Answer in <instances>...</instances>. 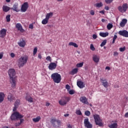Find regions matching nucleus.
Masks as SVG:
<instances>
[{"label":"nucleus","instance_id":"f257e3e1","mask_svg":"<svg viewBox=\"0 0 128 128\" xmlns=\"http://www.w3.org/2000/svg\"><path fill=\"white\" fill-rule=\"evenodd\" d=\"M8 74L10 78V82L12 88H14L16 84V71L14 69H10L8 71Z\"/></svg>","mask_w":128,"mask_h":128},{"label":"nucleus","instance_id":"f03ea898","mask_svg":"<svg viewBox=\"0 0 128 128\" xmlns=\"http://www.w3.org/2000/svg\"><path fill=\"white\" fill-rule=\"evenodd\" d=\"M28 56H22L18 60V66L19 68H22L28 62Z\"/></svg>","mask_w":128,"mask_h":128},{"label":"nucleus","instance_id":"7ed1b4c3","mask_svg":"<svg viewBox=\"0 0 128 128\" xmlns=\"http://www.w3.org/2000/svg\"><path fill=\"white\" fill-rule=\"evenodd\" d=\"M51 78L56 84H60L62 80V76L58 72L52 74L51 75Z\"/></svg>","mask_w":128,"mask_h":128},{"label":"nucleus","instance_id":"20e7f679","mask_svg":"<svg viewBox=\"0 0 128 128\" xmlns=\"http://www.w3.org/2000/svg\"><path fill=\"white\" fill-rule=\"evenodd\" d=\"M93 116L96 126H104V124L102 122V120L100 118V115L98 114H94L93 115Z\"/></svg>","mask_w":128,"mask_h":128},{"label":"nucleus","instance_id":"39448f33","mask_svg":"<svg viewBox=\"0 0 128 128\" xmlns=\"http://www.w3.org/2000/svg\"><path fill=\"white\" fill-rule=\"evenodd\" d=\"M22 118H24V116L20 114L18 112H14L12 114L10 118L12 120H20Z\"/></svg>","mask_w":128,"mask_h":128},{"label":"nucleus","instance_id":"423d86ee","mask_svg":"<svg viewBox=\"0 0 128 128\" xmlns=\"http://www.w3.org/2000/svg\"><path fill=\"white\" fill-rule=\"evenodd\" d=\"M69 100H70V97L64 96L59 100V104L60 106H66Z\"/></svg>","mask_w":128,"mask_h":128},{"label":"nucleus","instance_id":"0eeeda50","mask_svg":"<svg viewBox=\"0 0 128 128\" xmlns=\"http://www.w3.org/2000/svg\"><path fill=\"white\" fill-rule=\"evenodd\" d=\"M128 8V6L127 4H122V6H118V10H119L120 12H122V14H124V12H126Z\"/></svg>","mask_w":128,"mask_h":128},{"label":"nucleus","instance_id":"6e6552de","mask_svg":"<svg viewBox=\"0 0 128 128\" xmlns=\"http://www.w3.org/2000/svg\"><path fill=\"white\" fill-rule=\"evenodd\" d=\"M84 126L86 128H92V124L90 122L88 118L84 119Z\"/></svg>","mask_w":128,"mask_h":128},{"label":"nucleus","instance_id":"1a4fd4ad","mask_svg":"<svg viewBox=\"0 0 128 128\" xmlns=\"http://www.w3.org/2000/svg\"><path fill=\"white\" fill-rule=\"evenodd\" d=\"M28 2H24V4L22 6L21 10L23 12H26L28 9Z\"/></svg>","mask_w":128,"mask_h":128},{"label":"nucleus","instance_id":"9d476101","mask_svg":"<svg viewBox=\"0 0 128 128\" xmlns=\"http://www.w3.org/2000/svg\"><path fill=\"white\" fill-rule=\"evenodd\" d=\"M80 100L82 104H88V98L86 96H81L80 98Z\"/></svg>","mask_w":128,"mask_h":128},{"label":"nucleus","instance_id":"9b49d317","mask_svg":"<svg viewBox=\"0 0 128 128\" xmlns=\"http://www.w3.org/2000/svg\"><path fill=\"white\" fill-rule=\"evenodd\" d=\"M56 63L51 62L48 66V68L50 70H56Z\"/></svg>","mask_w":128,"mask_h":128},{"label":"nucleus","instance_id":"f8f14e48","mask_svg":"<svg viewBox=\"0 0 128 128\" xmlns=\"http://www.w3.org/2000/svg\"><path fill=\"white\" fill-rule=\"evenodd\" d=\"M11 10H14L16 12H20V10H18V3H16L14 4L13 8H10Z\"/></svg>","mask_w":128,"mask_h":128},{"label":"nucleus","instance_id":"ddd939ff","mask_svg":"<svg viewBox=\"0 0 128 128\" xmlns=\"http://www.w3.org/2000/svg\"><path fill=\"white\" fill-rule=\"evenodd\" d=\"M77 86L80 88H84V82L81 80L77 81Z\"/></svg>","mask_w":128,"mask_h":128},{"label":"nucleus","instance_id":"4468645a","mask_svg":"<svg viewBox=\"0 0 128 128\" xmlns=\"http://www.w3.org/2000/svg\"><path fill=\"white\" fill-rule=\"evenodd\" d=\"M16 28H18V30H20L21 32H24V30L22 28V24H20L18 23L16 25Z\"/></svg>","mask_w":128,"mask_h":128},{"label":"nucleus","instance_id":"2eb2a0df","mask_svg":"<svg viewBox=\"0 0 128 128\" xmlns=\"http://www.w3.org/2000/svg\"><path fill=\"white\" fill-rule=\"evenodd\" d=\"M8 100L10 102H12L16 100V98L14 96H12V94L10 93H8Z\"/></svg>","mask_w":128,"mask_h":128},{"label":"nucleus","instance_id":"dca6fc26","mask_svg":"<svg viewBox=\"0 0 128 128\" xmlns=\"http://www.w3.org/2000/svg\"><path fill=\"white\" fill-rule=\"evenodd\" d=\"M126 22H128V20L126 18L122 19V22L120 24V26H121L122 28H124V26H126Z\"/></svg>","mask_w":128,"mask_h":128},{"label":"nucleus","instance_id":"f3484780","mask_svg":"<svg viewBox=\"0 0 128 128\" xmlns=\"http://www.w3.org/2000/svg\"><path fill=\"white\" fill-rule=\"evenodd\" d=\"M18 44L21 48H24V46H26V41H24V40H20V42H18Z\"/></svg>","mask_w":128,"mask_h":128},{"label":"nucleus","instance_id":"a211bd4d","mask_svg":"<svg viewBox=\"0 0 128 128\" xmlns=\"http://www.w3.org/2000/svg\"><path fill=\"white\" fill-rule=\"evenodd\" d=\"M93 60L94 62H100V57L96 55H94L93 56Z\"/></svg>","mask_w":128,"mask_h":128},{"label":"nucleus","instance_id":"6ab92c4d","mask_svg":"<svg viewBox=\"0 0 128 128\" xmlns=\"http://www.w3.org/2000/svg\"><path fill=\"white\" fill-rule=\"evenodd\" d=\"M26 100H28L29 102H32V98L30 97V96L28 95V94H26Z\"/></svg>","mask_w":128,"mask_h":128},{"label":"nucleus","instance_id":"aec40b11","mask_svg":"<svg viewBox=\"0 0 128 128\" xmlns=\"http://www.w3.org/2000/svg\"><path fill=\"white\" fill-rule=\"evenodd\" d=\"M10 10V8L6 6H2V10L4 12H8Z\"/></svg>","mask_w":128,"mask_h":128},{"label":"nucleus","instance_id":"412c9836","mask_svg":"<svg viewBox=\"0 0 128 128\" xmlns=\"http://www.w3.org/2000/svg\"><path fill=\"white\" fill-rule=\"evenodd\" d=\"M50 122L53 126L54 128L56 126V119L52 118L50 120Z\"/></svg>","mask_w":128,"mask_h":128},{"label":"nucleus","instance_id":"4be33fe9","mask_svg":"<svg viewBox=\"0 0 128 128\" xmlns=\"http://www.w3.org/2000/svg\"><path fill=\"white\" fill-rule=\"evenodd\" d=\"M104 6V4H102V2H100L99 3H96L94 4V6L95 8H102Z\"/></svg>","mask_w":128,"mask_h":128},{"label":"nucleus","instance_id":"5701e85b","mask_svg":"<svg viewBox=\"0 0 128 128\" xmlns=\"http://www.w3.org/2000/svg\"><path fill=\"white\" fill-rule=\"evenodd\" d=\"M110 128H118V123H113L108 126Z\"/></svg>","mask_w":128,"mask_h":128},{"label":"nucleus","instance_id":"b1692460","mask_svg":"<svg viewBox=\"0 0 128 128\" xmlns=\"http://www.w3.org/2000/svg\"><path fill=\"white\" fill-rule=\"evenodd\" d=\"M4 100V92L0 93V102H2Z\"/></svg>","mask_w":128,"mask_h":128},{"label":"nucleus","instance_id":"393cba45","mask_svg":"<svg viewBox=\"0 0 128 128\" xmlns=\"http://www.w3.org/2000/svg\"><path fill=\"white\" fill-rule=\"evenodd\" d=\"M53 14H54L52 12L48 13L46 16V18L48 20H50V18H52Z\"/></svg>","mask_w":128,"mask_h":128},{"label":"nucleus","instance_id":"a878e982","mask_svg":"<svg viewBox=\"0 0 128 128\" xmlns=\"http://www.w3.org/2000/svg\"><path fill=\"white\" fill-rule=\"evenodd\" d=\"M100 36L102 38H106L108 36V32H100Z\"/></svg>","mask_w":128,"mask_h":128},{"label":"nucleus","instance_id":"bb28decb","mask_svg":"<svg viewBox=\"0 0 128 128\" xmlns=\"http://www.w3.org/2000/svg\"><path fill=\"white\" fill-rule=\"evenodd\" d=\"M78 68H75L72 70L70 74H72V76H74V74H76L78 73Z\"/></svg>","mask_w":128,"mask_h":128},{"label":"nucleus","instance_id":"cd10ccee","mask_svg":"<svg viewBox=\"0 0 128 128\" xmlns=\"http://www.w3.org/2000/svg\"><path fill=\"white\" fill-rule=\"evenodd\" d=\"M40 120V116H38L36 118H34L32 119V121L34 122H38Z\"/></svg>","mask_w":128,"mask_h":128},{"label":"nucleus","instance_id":"c85d7f7f","mask_svg":"<svg viewBox=\"0 0 128 128\" xmlns=\"http://www.w3.org/2000/svg\"><path fill=\"white\" fill-rule=\"evenodd\" d=\"M119 34L125 38H128V32H119Z\"/></svg>","mask_w":128,"mask_h":128},{"label":"nucleus","instance_id":"c756f323","mask_svg":"<svg viewBox=\"0 0 128 128\" xmlns=\"http://www.w3.org/2000/svg\"><path fill=\"white\" fill-rule=\"evenodd\" d=\"M20 122L16 123V126H20V125L24 122V119L20 118Z\"/></svg>","mask_w":128,"mask_h":128},{"label":"nucleus","instance_id":"7c9ffc66","mask_svg":"<svg viewBox=\"0 0 128 128\" xmlns=\"http://www.w3.org/2000/svg\"><path fill=\"white\" fill-rule=\"evenodd\" d=\"M69 46H74V48H78V44L76 43H74V42H70L69 43Z\"/></svg>","mask_w":128,"mask_h":128},{"label":"nucleus","instance_id":"2f4dec72","mask_svg":"<svg viewBox=\"0 0 128 128\" xmlns=\"http://www.w3.org/2000/svg\"><path fill=\"white\" fill-rule=\"evenodd\" d=\"M106 42H108V40H104L100 44V46L102 48V46H106Z\"/></svg>","mask_w":128,"mask_h":128},{"label":"nucleus","instance_id":"473e14b6","mask_svg":"<svg viewBox=\"0 0 128 128\" xmlns=\"http://www.w3.org/2000/svg\"><path fill=\"white\" fill-rule=\"evenodd\" d=\"M42 24H48V19L45 18L44 19L42 20Z\"/></svg>","mask_w":128,"mask_h":128},{"label":"nucleus","instance_id":"72a5a7b5","mask_svg":"<svg viewBox=\"0 0 128 128\" xmlns=\"http://www.w3.org/2000/svg\"><path fill=\"white\" fill-rule=\"evenodd\" d=\"M6 20L7 22H10V15L9 14L6 16Z\"/></svg>","mask_w":128,"mask_h":128},{"label":"nucleus","instance_id":"f704fd0d","mask_svg":"<svg viewBox=\"0 0 128 128\" xmlns=\"http://www.w3.org/2000/svg\"><path fill=\"white\" fill-rule=\"evenodd\" d=\"M107 28H108V30H110V29L112 28V24L109 23L107 25Z\"/></svg>","mask_w":128,"mask_h":128},{"label":"nucleus","instance_id":"c9c22d12","mask_svg":"<svg viewBox=\"0 0 128 128\" xmlns=\"http://www.w3.org/2000/svg\"><path fill=\"white\" fill-rule=\"evenodd\" d=\"M100 82L102 84L104 82H106V79L104 78H100Z\"/></svg>","mask_w":128,"mask_h":128},{"label":"nucleus","instance_id":"e433bc0d","mask_svg":"<svg viewBox=\"0 0 128 128\" xmlns=\"http://www.w3.org/2000/svg\"><path fill=\"white\" fill-rule=\"evenodd\" d=\"M102 86H104V88H108V81H106V82H104L102 84Z\"/></svg>","mask_w":128,"mask_h":128},{"label":"nucleus","instance_id":"4c0bfd02","mask_svg":"<svg viewBox=\"0 0 128 128\" xmlns=\"http://www.w3.org/2000/svg\"><path fill=\"white\" fill-rule=\"evenodd\" d=\"M36 52H38V48L34 47L33 51L34 56H36Z\"/></svg>","mask_w":128,"mask_h":128},{"label":"nucleus","instance_id":"58836bf2","mask_svg":"<svg viewBox=\"0 0 128 128\" xmlns=\"http://www.w3.org/2000/svg\"><path fill=\"white\" fill-rule=\"evenodd\" d=\"M84 114L86 116H90V112L86 110L84 112Z\"/></svg>","mask_w":128,"mask_h":128},{"label":"nucleus","instance_id":"ea45409f","mask_svg":"<svg viewBox=\"0 0 128 128\" xmlns=\"http://www.w3.org/2000/svg\"><path fill=\"white\" fill-rule=\"evenodd\" d=\"M82 66H84V63L83 62H80V63L76 65V66L77 68H82Z\"/></svg>","mask_w":128,"mask_h":128},{"label":"nucleus","instance_id":"a19ab883","mask_svg":"<svg viewBox=\"0 0 128 128\" xmlns=\"http://www.w3.org/2000/svg\"><path fill=\"white\" fill-rule=\"evenodd\" d=\"M116 38H118V36L116 35H114L113 38L112 44H114V42H116Z\"/></svg>","mask_w":128,"mask_h":128},{"label":"nucleus","instance_id":"79ce46f5","mask_svg":"<svg viewBox=\"0 0 128 128\" xmlns=\"http://www.w3.org/2000/svg\"><path fill=\"white\" fill-rule=\"evenodd\" d=\"M114 0H105L106 4H112V2Z\"/></svg>","mask_w":128,"mask_h":128},{"label":"nucleus","instance_id":"37998d69","mask_svg":"<svg viewBox=\"0 0 128 128\" xmlns=\"http://www.w3.org/2000/svg\"><path fill=\"white\" fill-rule=\"evenodd\" d=\"M68 92L70 94H74V93L76 92H74V90H68Z\"/></svg>","mask_w":128,"mask_h":128},{"label":"nucleus","instance_id":"c03bdc74","mask_svg":"<svg viewBox=\"0 0 128 128\" xmlns=\"http://www.w3.org/2000/svg\"><path fill=\"white\" fill-rule=\"evenodd\" d=\"M20 100H16L14 103V106H18V104H20Z\"/></svg>","mask_w":128,"mask_h":128},{"label":"nucleus","instance_id":"a18cd8bd","mask_svg":"<svg viewBox=\"0 0 128 128\" xmlns=\"http://www.w3.org/2000/svg\"><path fill=\"white\" fill-rule=\"evenodd\" d=\"M6 32H0V37L4 38V37L6 36Z\"/></svg>","mask_w":128,"mask_h":128},{"label":"nucleus","instance_id":"49530a36","mask_svg":"<svg viewBox=\"0 0 128 128\" xmlns=\"http://www.w3.org/2000/svg\"><path fill=\"white\" fill-rule=\"evenodd\" d=\"M76 114H77L78 116H82V112H80V110H77L76 111Z\"/></svg>","mask_w":128,"mask_h":128},{"label":"nucleus","instance_id":"de8ad7c7","mask_svg":"<svg viewBox=\"0 0 128 128\" xmlns=\"http://www.w3.org/2000/svg\"><path fill=\"white\" fill-rule=\"evenodd\" d=\"M90 48L92 50H96V48H94V44H91L90 46Z\"/></svg>","mask_w":128,"mask_h":128},{"label":"nucleus","instance_id":"09e8293b","mask_svg":"<svg viewBox=\"0 0 128 128\" xmlns=\"http://www.w3.org/2000/svg\"><path fill=\"white\" fill-rule=\"evenodd\" d=\"M119 50L121 52H124L126 50V47L120 48Z\"/></svg>","mask_w":128,"mask_h":128},{"label":"nucleus","instance_id":"8fccbe9b","mask_svg":"<svg viewBox=\"0 0 128 128\" xmlns=\"http://www.w3.org/2000/svg\"><path fill=\"white\" fill-rule=\"evenodd\" d=\"M66 88L68 91L70 90V86L68 84H66Z\"/></svg>","mask_w":128,"mask_h":128},{"label":"nucleus","instance_id":"3c124183","mask_svg":"<svg viewBox=\"0 0 128 128\" xmlns=\"http://www.w3.org/2000/svg\"><path fill=\"white\" fill-rule=\"evenodd\" d=\"M56 122L58 126H60L62 124V122L60 120H56Z\"/></svg>","mask_w":128,"mask_h":128},{"label":"nucleus","instance_id":"603ef678","mask_svg":"<svg viewBox=\"0 0 128 128\" xmlns=\"http://www.w3.org/2000/svg\"><path fill=\"white\" fill-rule=\"evenodd\" d=\"M46 60H48V62H52V58H50V56H48L46 58Z\"/></svg>","mask_w":128,"mask_h":128},{"label":"nucleus","instance_id":"864d4df0","mask_svg":"<svg viewBox=\"0 0 128 128\" xmlns=\"http://www.w3.org/2000/svg\"><path fill=\"white\" fill-rule=\"evenodd\" d=\"M90 14H91V16H94V10H91L90 11Z\"/></svg>","mask_w":128,"mask_h":128},{"label":"nucleus","instance_id":"5fc2aeb1","mask_svg":"<svg viewBox=\"0 0 128 128\" xmlns=\"http://www.w3.org/2000/svg\"><path fill=\"white\" fill-rule=\"evenodd\" d=\"M4 58V53L2 52H0V60H2Z\"/></svg>","mask_w":128,"mask_h":128},{"label":"nucleus","instance_id":"6e6d98bb","mask_svg":"<svg viewBox=\"0 0 128 128\" xmlns=\"http://www.w3.org/2000/svg\"><path fill=\"white\" fill-rule=\"evenodd\" d=\"M118 56V52H114V56Z\"/></svg>","mask_w":128,"mask_h":128},{"label":"nucleus","instance_id":"4d7b16f0","mask_svg":"<svg viewBox=\"0 0 128 128\" xmlns=\"http://www.w3.org/2000/svg\"><path fill=\"white\" fill-rule=\"evenodd\" d=\"M97 38H98V36H96V34H94L92 35V38H94V40H96Z\"/></svg>","mask_w":128,"mask_h":128},{"label":"nucleus","instance_id":"13d9d810","mask_svg":"<svg viewBox=\"0 0 128 128\" xmlns=\"http://www.w3.org/2000/svg\"><path fill=\"white\" fill-rule=\"evenodd\" d=\"M6 32V30L5 28L2 29L0 31V32Z\"/></svg>","mask_w":128,"mask_h":128},{"label":"nucleus","instance_id":"bf43d9fd","mask_svg":"<svg viewBox=\"0 0 128 128\" xmlns=\"http://www.w3.org/2000/svg\"><path fill=\"white\" fill-rule=\"evenodd\" d=\"M16 108H18V106H14L13 108V112H16Z\"/></svg>","mask_w":128,"mask_h":128},{"label":"nucleus","instance_id":"052dcab7","mask_svg":"<svg viewBox=\"0 0 128 128\" xmlns=\"http://www.w3.org/2000/svg\"><path fill=\"white\" fill-rule=\"evenodd\" d=\"M100 14H104V10H102L99 12Z\"/></svg>","mask_w":128,"mask_h":128},{"label":"nucleus","instance_id":"680f3d73","mask_svg":"<svg viewBox=\"0 0 128 128\" xmlns=\"http://www.w3.org/2000/svg\"><path fill=\"white\" fill-rule=\"evenodd\" d=\"M15 56H16V55H15L14 53L12 52V53L10 54V56H11V58H14Z\"/></svg>","mask_w":128,"mask_h":128},{"label":"nucleus","instance_id":"e2e57ef3","mask_svg":"<svg viewBox=\"0 0 128 128\" xmlns=\"http://www.w3.org/2000/svg\"><path fill=\"white\" fill-rule=\"evenodd\" d=\"M104 9H105L106 10H110V8H108V6H106L105 8H104Z\"/></svg>","mask_w":128,"mask_h":128},{"label":"nucleus","instance_id":"0e129e2a","mask_svg":"<svg viewBox=\"0 0 128 128\" xmlns=\"http://www.w3.org/2000/svg\"><path fill=\"white\" fill-rule=\"evenodd\" d=\"M34 28V26L32 25V24H30V26H29V28Z\"/></svg>","mask_w":128,"mask_h":128},{"label":"nucleus","instance_id":"69168bd1","mask_svg":"<svg viewBox=\"0 0 128 128\" xmlns=\"http://www.w3.org/2000/svg\"><path fill=\"white\" fill-rule=\"evenodd\" d=\"M67 128H72V126H70V124H68L67 126Z\"/></svg>","mask_w":128,"mask_h":128},{"label":"nucleus","instance_id":"338daca9","mask_svg":"<svg viewBox=\"0 0 128 128\" xmlns=\"http://www.w3.org/2000/svg\"><path fill=\"white\" fill-rule=\"evenodd\" d=\"M118 32H128L126 30H124V31H119Z\"/></svg>","mask_w":128,"mask_h":128},{"label":"nucleus","instance_id":"774afa93","mask_svg":"<svg viewBox=\"0 0 128 128\" xmlns=\"http://www.w3.org/2000/svg\"><path fill=\"white\" fill-rule=\"evenodd\" d=\"M125 118H128V112H126L124 114Z\"/></svg>","mask_w":128,"mask_h":128}]
</instances>
